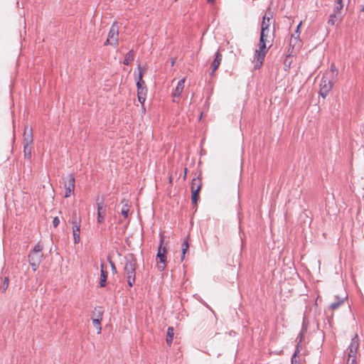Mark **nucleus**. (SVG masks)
Masks as SVG:
<instances>
[{
	"instance_id": "1",
	"label": "nucleus",
	"mask_w": 364,
	"mask_h": 364,
	"mask_svg": "<svg viewBox=\"0 0 364 364\" xmlns=\"http://www.w3.org/2000/svg\"><path fill=\"white\" fill-rule=\"evenodd\" d=\"M267 13L268 15H270V16H267V14H265V16L263 17L261 26L259 50H255V60L257 59V60L254 68H259L261 67L267 53L266 42L267 41V33L269 32V22L270 18L273 17V15L270 14V9H268Z\"/></svg>"
},
{
	"instance_id": "2",
	"label": "nucleus",
	"mask_w": 364,
	"mask_h": 364,
	"mask_svg": "<svg viewBox=\"0 0 364 364\" xmlns=\"http://www.w3.org/2000/svg\"><path fill=\"white\" fill-rule=\"evenodd\" d=\"M136 259L133 254L124 257V275L127 278L128 285L132 287L136 279Z\"/></svg>"
},
{
	"instance_id": "3",
	"label": "nucleus",
	"mask_w": 364,
	"mask_h": 364,
	"mask_svg": "<svg viewBox=\"0 0 364 364\" xmlns=\"http://www.w3.org/2000/svg\"><path fill=\"white\" fill-rule=\"evenodd\" d=\"M42 250L43 245L40 243H37L28 255L29 264L34 272L38 269L43 258Z\"/></svg>"
},
{
	"instance_id": "4",
	"label": "nucleus",
	"mask_w": 364,
	"mask_h": 364,
	"mask_svg": "<svg viewBox=\"0 0 364 364\" xmlns=\"http://www.w3.org/2000/svg\"><path fill=\"white\" fill-rule=\"evenodd\" d=\"M335 70H326L325 73L321 80L319 95L324 99L328 95L332 89V82L329 77L334 74Z\"/></svg>"
},
{
	"instance_id": "5",
	"label": "nucleus",
	"mask_w": 364,
	"mask_h": 364,
	"mask_svg": "<svg viewBox=\"0 0 364 364\" xmlns=\"http://www.w3.org/2000/svg\"><path fill=\"white\" fill-rule=\"evenodd\" d=\"M80 218L77 216V213H73L71 224L75 244H77L80 241Z\"/></svg>"
},
{
	"instance_id": "6",
	"label": "nucleus",
	"mask_w": 364,
	"mask_h": 364,
	"mask_svg": "<svg viewBox=\"0 0 364 364\" xmlns=\"http://www.w3.org/2000/svg\"><path fill=\"white\" fill-rule=\"evenodd\" d=\"M301 25V22L299 23V24L296 27V32L299 33V28ZM302 43L301 41L299 39V34L296 37H294L293 35L291 36V38L290 39L289 42V48L288 50V52L291 51V53H297L300 48H301Z\"/></svg>"
},
{
	"instance_id": "7",
	"label": "nucleus",
	"mask_w": 364,
	"mask_h": 364,
	"mask_svg": "<svg viewBox=\"0 0 364 364\" xmlns=\"http://www.w3.org/2000/svg\"><path fill=\"white\" fill-rule=\"evenodd\" d=\"M75 186V178L73 173H70L68 176L64 181V188H65V198L70 197L72 194L74 193Z\"/></svg>"
},
{
	"instance_id": "8",
	"label": "nucleus",
	"mask_w": 364,
	"mask_h": 364,
	"mask_svg": "<svg viewBox=\"0 0 364 364\" xmlns=\"http://www.w3.org/2000/svg\"><path fill=\"white\" fill-rule=\"evenodd\" d=\"M97 221L99 224H102L105 222L106 215V205L103 200H100L97 199Z\"/></svg>"
},
{
	"instance_id": "9",
	"label": "nucleus",
	"mask_w": 364,
	"mask_h": 364,
	"mask_svg": "<svg viewBox=\"0 0 364 364\" xmlns=\"http://www.w3.org/2000/svg\"><path fill=\"white\" fill-rule=\"evenodd\" d=\"M145 70H139L138 78L136 80L137 93L147 94L148 90L146 87L145 82L143 80V76Z\"/></svg>"
},
{
	"instance_id": "10",
	"label": "nucleus",
	"mask_w": 364,
	"mask_h": 364,
	"mask_svg": "<svg viewBox=\"0 0 364 364\" xmlns=\"http://www.w3.org/2000/svg\"><path fill=\"white\" fill-rule=\"evenodd\" d=\"M359 344V338L358 334L355 333L351 338L350 343L348 348V355L349 357H353V355H357Z\"/></svg>"
},
{
	"instance_id": "11",
	"label": "nucleus",
	"mask_w": 364,
	"mask_h": 364,
	"mask_svg": "<svg viewBox=\"0 0 364 364\" xmlns=\"http://www.w3.org/2000/svg\"><path fill=\"white\" fill-rule=\"evenodd\" d=\"M119 28L116 23H114L109 31L107 38L112 41V46L116 47L118 45Z\"/></svg>"
},
{
	"instance_id": "12",
	"label": "nucleus",
	"mask_w": 364,
	"mask_h": 364,
	"mask_svg": "<svg viewBox=\"0 0 364 364\" xmlns=\"http://www.w3.org/2000/svg\"><path fill=\"white\" fill-rule=\"evenodd\" d=\"M166 248H163V252H161L160 250H158V252L156 255V257L159 259V262L160 263H161V264H158V269L161 271H163L166 267Z\"/></svg>"
},
{
	"instance_id": "13",
	"label": "nucleus",
	"mask_w": 364,
	"mask_h": 364,
	"mask_svg": "<svg viewBox=\"0 0 364 364\" xmlns=\"http://www.w3.org/2000/svg\"><path fill=\"white\" fill-rule=\"evenodd\" d=\"M33 132L31 128L25 127L23 132V144H33Z\"/></svg>"
},
{
	"instance_id": "14",
	"label": "nucleus",
	"mask_w": 364,
	"mask_h": 364,
	"mask_svg": "<svg viewBox=\"0 0 364 364\" xmlns=\"http://www.w3.org/2000/svg\"><path fill=\"white\" fill-rule=\"evenodd\" d=\"M298 337H299V341L297 343L296 350L291 357V364H299V362L296 360V356H297V354L299 353V352H300L299 348L301 346V343L302 342V339L304 337V332H302V331L300 332Z\"/></svg>"
},
{
	"instance_id": "15",
	"label": "nucleus",
	"mask_w": 364,
	"mask_h": 364,
	"mask_svg": "<svg viewBox=\"0 0 364 364\" xmlns=\"http://www.w3.org/2000/svg\"><path fill=\"white\" fill-rule=\"evenodd\" d=\"M343 0H335L334 7H333L332 13H333L338 16H341V17L343 18Z\"/></svg>"
},
{
	"instance_id": "16",
	"label": "nucleus",
	"mask_w": 364,
	"mask_h": 364,
	"mask_svg": "<svg viewBox=\"0 0 364 364\" xmlns=\"http://www.w3.org/2000/svg\"><path fill=\"white\" fill-rule=\"evenodd\" d=\"M184 82L185 78H182L178 82L177 85L173 92V97L174 98L179 97L181 96L184 88Z\"/></svg>"
},
{
	"instance_id": "17",
	"label": "nucleus",
	"mask_w": 364,
	"mask_h": 364,
	"mask_svg": "<svg viewBox=\"0 0 364 364\" xmlns=\"http://www.w3.org/2000/svg\"><path fill=\"white\" fill-rule=\"evenodd\" d=\"M100 287H105L107 285V272L105 265L101 264Z\"/></svg>"
},
{
	"instance_id": "18",
	"label": "nucleus",
	"mask_w": 364,
	"mask_h": 364,
	"mask_svg": "<svg viewBox=\"0 0 364 364\" xmlns=\"http://www.w3.org/2000/svg\"><path fill=\"white\" fill-rule=\"evenodd\" d=\"M202 186L201 179L199 177L194 178L191 182V191L197 190V192H200Z\"/></svg>"
},
{
	"instance_id": "19",
	"label": "nucleus",
	"mask_w": 364,
	"mask_h": 364,
	"mask_svg": "<svg viewBox=\"0 0 364 364\" xmlns=\"http://www.w3.org/2000/svg\"><path fill=\"white\" fill-rule=\"evenodd\" d=\"M296 53H291V51L288 52V54L286 55L284 63L286 67L290 68L293 63V60L294 58V55Z\"/></svg>"
},
{
	"instance_id": "20",
	"label": "nucleus",
	"mask_w": 364,
	"mask_h": 364,
	"mask_svg": "<svg viewBox=\"0 0 364 364\" xmlns=\"http://www.w3.org/2000/svg\"><path fill=\"white\" fill-rule=\"evenodd\" d=\"M222 58L223 56L221 53L219 51L216 52L215 59L211 63L210 68H218L222 60Z\"/></svg>"
},
{
	"instance_id": "21",
	"label": "nucleus",
	"mask_w": 364,
	"mask_h": 364,
	"mask_svg": "<svg viewBox=\"0 0 364 364\" xmlns=\"http://www.w3.org/2000/svg\"><path fill=\"white\" fill-rule=\"evenodd\" d=\"M173 336H174V329L173 327L170 326L167 329L166 339V343L168 346L171 345L173 340Z\"/></svg>"
},
{
	"instance_id": "22",
	"label": "nucleus",
	"mask_w": 364,
	"mask_h": 364,
	"mask_svg": "<svg viewBox=\"0 0 364 364\" xmlns=\"http://www.w3.org/2000/svg\"><path fill=\"white\" fill-rule=\"evenodd\" d=\"M342 17L341 16H338L333 13H332L328 21V23L331 26H334L337 22H340L342 20Z\"/></svg>"
},
{
	"instance_id": "23",
	"label": "nucleus",
	"mask_w": 364,
	"mask_h": 364,
	"mask_svg": "<svg viewBox=\"0 0 364 364\" xmlns=\"http://www.w3.org/2000/svg\"><path fill=\"white\" fill-rule=\"evenodd\" d=\"M344 303L343 298L336 297V301L332 302L330 305V309L336 310L338 309Z\"/></svg>"
},
{
	"instance_id": "24",
	"label": "nucleus",
	"mask_w": 364,
	"mask_h": 364,
	"mask_svg": "<svg viewBox=\"0 0 364 364\" xmlns=\"http://www.w3.org/2000/svg\"><path fill=\"white\" fill-rule=\"evenodd\" d=\"M134 53L133 50H129L125 55L123 64L124 65H129L131 62L134 60Z\"/></svg>"
},
{
	"instance_id": "25",
	"label": "nucleus",
	"mask_w": 364,
	"mask_h": 364,
	"mask_svg": "<svg viewBox=\"0 0 364 364\" xmlns=\"http://www.w3.org/2000/svg\"><path fill=\"white\" fill-rule=\"evenodd\" d=\"M31 144H23V152L25 159L29 160L31 158Z\"/></svg>"
},
{
	"instance_id": "26",
	"label": "nucleus",
	"mask_w": 364,
	"mask_h": 364,
	"mask_svg": "<svg viewBox=\"0 0 364 364\" xmlns=\"http://www.w3.org/2000/svg\"><path fill=\"white\" fill-rule=\"evenodd\" d=\"M103 310L101 306L95 307L92 312V317L95 318L102 319Z\"/></svg>"
},
{
	"instance_id": "27",
	"label": "nucleus",
	"mask_w": 364,
	"mask_h": 364,
	"mask_svg": "<svg viewBox=\"0 0 364 364\" xmlns=\"http://www.w3.org/2000/svg\"><path fill=\"white\" fill-rule=\"evenodd\" d=\"M189 245L188 240H184L181 245L182 254H181V261H183L185 258V255L186 251L188 250Z\"/></svg>"
},
{
	"instance_id": "28",
	"label": "nucleus",
	"mask_w": 364,
	"mask_h": 364,
	"mask_svg": "<svg viewBox=\"0 0 364 364\" xmlns=\"http://www.w3.org/2000/svg\"><path fill=\"white\" fill-rule=\"evenodd\" d=\"M102 320V319L95 318L94 317H92L93 326L96 328V329L97 331V333H100L101 331H102V327H101Z\"/></svg>"
},
{
	"instance_id": "29",
	"label": "nucleus",
	"mask_w": 364,
	"mask_h": 364,
	"mask_svg": "<svg viewBox=\"0 0 364 364\" xmlns=\"http://www.w3.org/2000/svg\"><path fill=\"white\" fill-rule=\"evenodd\" d=\"M129 206L128 205V202L126 201V203L122 205V210H121V214L124 218H127L129 215Z\"/></svg>"
},
{
	"instance_id": "30",
	"label": "nucleus",
	"mask_w": 364,
	"mask_h": 364,
	"mask_svg": "<svg viewBox=\"0 0 364 364\" xmlns=\"http://www.w3.org/2000/svg\"><path fill=\"white\" fill-rule=\"evenodd\" d=\"M197 190L198 189H196L195 191H191V193H192V196H191V201H192V204L193 205H197V202L199 199V196H198V194H199V192H197Z\"/></svg>"
},
{
	"instance_id": "31",
	"label": "nucleus",
	"mask_w": 364,
	"mask_h": 364,
	"mask_svg": "<svg viewBox=\"0 0 364 364\" xmlns=\"http://www.w3.org/2000/svg\"><path fill=\"white\" fill-rule=\"evenodd\" d=\"M9 277H6L3 281L2 285L0 287V289H2L3 292H4L7 289V288L9 287Z\"/></svg>"
},
{
	"instance_id": "32",
	"label": "nucleus",
	"mask_w": 364,
	"mask_h": 364,
	"mask_svg": "<svg viewBox=\"0 0 364 364\" xmlns=\"http://www.w3.org/2000/svg\"><path fill=\"white\" fill-rule=\"evenodd\" d=\"M146 95L147 94H140V93H137V97H138V100L139 102L143 105L145 100H146Z\"/></svg>"
},
{
	"instance_id": "33",
	"label": "nucleus",
	"mask_w": 364,
	"mask_h": 364,
	"mask_svg": "<svg viewBox=\"0 0 364 364\" xmlns=\"http://www.w3.org/2000/svg\"><path fill=\"white\" fill-rule=\"evenodd\" d=\"M107 260H108V262L110 264L112 273L113 274H116L117 273V268H116V266H115L114 263L112 261V259H110L109 257H107Z\"/></svg>"
},
{
	"instance_id": "34",
	"label": "nucleus",
	"mask_w": 364,
	"mask_h": 364,
	"mask_svg": "<svg viewBox=\"0 0 364 364\" xmlns=\"http://www.w3.org/2000/svg\"><path fill=\"white\" fill-rule=\"evenodd\" d=\"M356 358L357 355H353V357L348 356L347 364H357Z\"/></svg>"
},
{
	"instance_id": "35",
	"label": "nucleus",
	"mask_w": 364,
	"mask_h": 364,
	"mask_svg": "<svg viewBox=\"0 0 364 364\" xmlns=\"http://www.w3.org/2000/svg\"><path fill=\"white\" fill-rule=\"evenodd\" d=\"M60 223V220L58 217H55L53 220V225L54 228H56Z\"/></svg>"
},
{
	"instance_id": "36",
	"label": "nucleus",
	"mask_w": 364,
	"mask_h": 364,
	"mask_svg": "<svg viewBox=\"0 0 364 364\" xmlns=\"http://www.w3.org/2000/svg\"><path fill=\"white\" fill-rule=\"evenodd\" d=\"M112 41L107 38L104 44H105V46H107V45L112 46Z\"/></svg>"
},
{
	"instance_id": "37",
	"label": "nucleus",
	"mask_w": 364,
	"mask_h": 364,
	"mask_svg": "<svg viewBox=\"0 0 364 364\" xmlns=\"http://www.w3.org/2000/svg\"><path fill=\"white\" fill-rule=\"evenodd\" d=\"M163 241H164V240H163V239H161V244H160V245H159V250H161V252H163V248H166L165 247H164V246L162 245Z\"/></svg>"
},
{
	"instance_id": "38",
	"label": "nucleus",
	"mask_w": 364,
	"mask_h": 364,
	"mask_svg": "<svg viewBox=\"0 0 364 364\" xmlns=\"http://www.w3.org/2000/svg\"><path fill=\"white\" fill-rule=\"evenodd\" d=\"M208 3H213L215 0H207Z\"/></svg>"
},
{
	"instance_id": "39",
	"label": "nucleus",
	"mask_w": 364,
	"mask_h": 364,
	"mask_svg": "<svg viewBox=\"0 0 364 364\" xmlns=\"http://www.w3.org/2000/svg\"><path fill=\"white\" fill-rule=\"evenodd\" d=\"M174 64V60H172L171 62V66H173Z\"/></svg>"
},
{
	"instance_id": "40",
	"label": "nucleus",
	"mask_w": 364,
	"mask_h": 364,
	"mask_svg": "<svg viewBox=\"0 0 364 364\" xmlns=\"http://www.w3.org/2000/svg\"><path fill=\"white\" fill-rule=\"evenodd\" d=\"M215 70H215V69H213V70H212L211 75H213V74H214V73H215Z\"/></svg>"
},
{
	"instance_id": "41",
	"label": "nucleus",
	"mask_w": 364,
	"mask_h": 364,
	"mask_svg": "<svg viewBox=\"0 0 364 364\" xmlns=\"http://www.w3.org/2000/svg\"><path fill=\"white\" fill-rule=\"evenodd\" d=\"M186 171H187V168H185V175H184V178H186Z\"/></svg>"
}]
</instances>
